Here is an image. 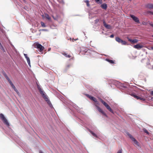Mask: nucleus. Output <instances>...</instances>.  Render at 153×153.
I'll return each mask as SVG.
<instances>
[{
	"label": "nucleus",
	"mask_w": 153,
	"mask_h": 153,
	"mask_svg": "<svg viewBox=\"0 0 153 153\" xmlns=\"http://www.w3.org/2000/svg\"><path fill=\"white\" fill-rule=\"evenodd\" d=\"M44 99L47 102V103H48V104L50 106H51L52 105L51 102L48 99V98L47 97L46 98H45V99Z\"/></svg>",
	"instance_id": "nucleus-14"
},
{
	"label": "nucleus",
	"mask_w": 153,
	"mask_h": 153,
	"mask_svg": "<svg viewBox=\"0 0 153 153\" xmlns=\"http://www.w3.org/2000/svg\"><path fill=\"white\" fill-rule=\"evenodd\" d=\"M39 90L40 93L42 92L43 91V90L42 89V88L41 89H39Z\"/></svg>",
	"instance_id": "nucleus-35"
},
{
	"label": "nucleus",
	"mask_w": 153,
	"mask_h": 153,
	"mask_svg": "<svg viewBox=\"0 0 153 153\" xmlns=\"http://www.w3.org/2000/svg\"><path fill=\"white\" fill-rule=\"evenodd\" d=\"M35 46L38 49H39V51L40 52L44 50V47L42 46L39 43H36V44H35Z\"/></svg>",
	"instance_id": "nucleus-5"
},
{
	"label": "nucleus",
	"mask_w": 153,
	"mask_h": 153,
	"mask_svg": "<svg viewBox=\"0 0 153 153\" xmlns=\"http://www.w3.org/2000/svg\"><path fill=\"white\" fill-rule=\"evenodd\" d=\"M89 131L95 137H97V135L95 134L94 133L93 131L90 130H89Z\"/></svg>",
	"instance_id": "nucleus-22"
},
{
	"label": "nucleus",
	"mask_w": 153,
	"mask_h": 153,
	"mask_svg": "<svg viewBox=\"0 0 153 153\" xmlns=\"http://www.w3.org/2000/svg\"><path fill=\"white\" fill-rule=\"evenodd\" d=\"M149 25L152 27H153V23H149Z\"/></svg>",
	"instance_id": "nucleus-39"
},
{
	"label": "nucleus",
	"mask_w": 153,
	"mask_h": 153,
	"mask_svg": "<svg viewBox=\"0 0 153 153\" xmlns=\"http://www.w3.org/2000/svg\"><path fill=\"white\" fill-rule=\"evenodd\" d=\"M39 153H43L42 151H41L39 152Z\"/></svg>",
	"instance_id": "nucleus-44"
},
{
	"label": "nucleus",
	"mask_w": 153,
	"mask_h": 153,
	"mask_svg": "<svg viewBox=\"0 0 153 153\" xmlns=\"http://www.w3.org/2000/svg\"><path fill=\"white\" fill-rule=\"evenodd\" d=\"M103 23L104 25V26H105V25L107 24L106 23L105 20L104 19H103L102 20Z\"/></svg>",
	"instance_id": "nucleus-30"
},
{
	"label": "nucleus",
	"mask_w": 153,
	"mask_h": 153,
	"mask_svg": "<svg viewBox=\"0 0 153 153\" xmlns=\"http://www.w3.org/2000/svg\"><path fill=\"white\" fill-rule=\"evenodd\" d=\"M45 18L49 20H50L51 19V17L49 16V15L47 14H45Z\"/></svg>",
	"instance_id": "nucleus-20"
},
{
	"label": "nucleus",
	"mask_w": 153,
	"mask_h": 153,
	"mask_svg": "<svg viewBox=\"0 0 153 153\" xmlns=\"http://www.w3.org/2000/svg\"><path fill=\"white\" fill-rule=\"evenodd\" d=\"M148 13L150 14L153 15V12H152L149 11H148Z\"/></svg>",
	"instance_id": "nucleus-34"
},
{
	"label": "nucleus",
	"mask_w": 153,
	"mask_h": 153,
	"mask_svg": "<svg viewBox=\"0 0 153 153\" xmlns=\"http://www.w3.org/2000/svg\"><path fill=\"white\" fill-rule=\"evenodd\" d=\"M117 153H122V149L119 150Z\"/></svg>",
	"instance_id": "nucleus-29"
},
{
	"label": "nucleus",
	"mask_w": 153,
	"mask_h": 153,
	"mask_svg": "<svg viewBox=\"0 0 153 153\" xmlns=\"http://www.w3.org/2000/svg\"><path fill=\"white\" fill-rule=\"evenodd\" d=\"M143 43H142V44ZM141 43H138L137 45H134L133 46V47L137 50H140L141 48H143L144 46L141 45Z\"/></svg>",
	"instance_id": "nucleus-8"
},
{
	"label": "nucleus",
	"mask_w": 153,
	"mask_h": 153,
	"mask_svg": "<svg viewBox=\"0 0 153 153\" xmlns=\"http://www.w3.org/2000/svg\"><path fill=\"white\" fill-rule=\"evenodd\" d=\"M62 54L65 57H67V58H69L71 57V56H70L69 55H67V54L65 52L62 53Z\"/></svg>",
	"instance_id": "nucleus-18"
},
{
	"label": "nucleus",
	"mask_w": 153,
	"mask_h": 153,
	"mask_svg": "<svg viewBox=\"0 0 153 153\" xmlns=\"http://www.w3.org/2000/svg\"><path fill=\"white\" fill-rule=\"evenodd\" d=\"M150 94L152 96H153V91H151Z\"/></svg>",
	"instance_id": "nucleus-40"
},
{
	"label": "nucleus",
	"mask_w": 153,
	"mask_h": 153,
	"mask_svg": "<svg viewBox=\"0 0 153 153\" xmlns=\"http://www.w3.org/2000/svg\"><path fill=\"white\" fill-rule=\"evenodd\" d=\"M143 131L144 132H145V133H146L147 134H149V133L148 132V131L145 128H144L143 129Z\"/></svg>",
	"instance_id": "nucleus-25"
},
{
	"label": "nucleus",
	"mask_w": 153,
	"mask_h": 153,
	"mask_svg": "<svg viewBox=\"0 0 153 153\" xmlns=\"http://www.w3.org/2000/svg\"><path fill=\"white\" fill-rule=\"evenodd\" d=\"M39 90L40 93L42 92L43 91V90L42 89V88L41 89H39Z\"/></svg>",
	"instance_id": "nucleus-36"
},
{
	"label": "nucleus",
	"mask_w": 153,
	"mask_h": 153,
	"mask_svg": "<svg viewBox=\"0 0 153 153\" xmlns=\"http://www.w3.org/2000/svg\"><path fill=\"white\" fill-rule=\"evenodd\" d=\"M128 136L134 143L137 146H139V143L137 140L130 134H129Z\"/></svg>",
	"instance_id": "nucleus-7"
},
{
	"label": "nucleus",
	"mask_w": 153,
	"mask_h": 153,
	"mask_svg": "<svg viewBox=\"0 0 153 153\" xmlns=\"http://www.w3.org/2000/svg\"><path fill=\"white\" fill-rule=\"evenodd\" d=\"M152 99H153V98H152Z\"/></svg>",
	"instance_id": "nucleus-47"
},
{
	"label": "nucleus",
	"mask_w": 153,
	"mask_h": 153,
	"mask_svg": "<svg viewBox=\"0 0 153 153\" xmlns=\"http://www.w3.org/2000/svg\"><path fill=\"white\" fill-rule=\"evenodd\" d=\"M0 118L3 121L4 124L6 125L7 126H9V124L8 122L3 114H0Z\"/></svg>",
	"instance_id": "nucleus-3"
},
{
	"label": "nucleus",
	"mask_w": 153,
	"mask_h": 153,
	"mask_svg": "<svg viewBox=\"0 0 153 153\" xmlns=\"http://www.w3.org/2000/svg\"><path fill=\"white\" fill-rule=\"evenodd\" d=\"M86 96L88 97L90 99H91V100H92L94 102L96 101V100H97L95 97L89 94H86Z\"/></svg>",
	"instance_id": "nucleus-12"
},
{
	"label": "nucleus",
	"mask_w": 153,
	"mask_h": 153,
	"mask_svg": "<svg viewBox=\"0 0 153 153\" xmlns=\"http://www.w3.org/2000/svg\"><path fill=\"white\" fill-rule=\"evenodd\" d=\"M85 2L86 3L87 6L89 7V1L88 0H86L85 1Z\"/></svg>",
	"instance_id": "nucleus-26"
},
{
	"label": "nucleus",
	"mask_w": 153,
	"mask_h": 153,
	"mask_svg": "<svg viewBox=\"0 0 153 153\" xmlns=\"http://www.w3.org/2000/svg\"><path fill=\"white\" fill-rule=\"evenodd\" d=\"M96 107L97 110L99 112H101L105 116L107 117V115L104 112L99 106H97V105H96Z\"/></svg>",
	"instance_id": "nucleus-10"
},
{
	"label": "nucleus",
	"mask_w": 153,
	"mask_h": 153,
	"mask_svg": "<svg viewBox=\"0 0 153 153\" xmlns=\"http://www.w3.org/2000/svg\"><path fill=\"white\" fill-rule=\"evenodd\" d=\"M37 88L38 89V90L41 88L40 86L38 84H37Z\"/></svg>",
	"instance_id": "nucleus-32"
},
{
	"label": "nucleus",
	"mask_w": 153,
	"mask_h": 153,
	"mask_svg": "<svg viewBox=\"0 0 153 153\" xmlns=\"http://www.w3.org/2000/svg\"><path fill=\"white\" fill-rule=\"evenodd\" d=\"M53 18H54V19H56L54 18V17H53Z\"/></svg>",
	"instance_id": "nucleus-45"
},
{
	"label": "nucleus",
	"mask_w": 153,
	"mask_h": 153,
	"mask_svg": "<svg viewBox=\"0 0 153 153\" xmlns=\"http://www.w3.org/2000/svg\"><path fill=\"white\" fill-rule=\"evenodd\" d=\"M0 48L4 52H5V51L4 49V48L2 45L1 44V43H0Z\"/></svg>",
	"instance_id": "nucleus-23"
},
{
	"label": "nucleus",
	"mask_w": 153,
	"mask_h": 153,
	"mask_svg": "<svg viewBox=\"0 0 153 153\" xmlns=\"http://www.w3.org/2000/svg\"><path fill=\"white\" fill-rule=\"evenodd\" d=\"M127 39L128 41H129L132 44H134V43H137L138 41V40L136 39H132L128 37Z\"/></svg>",
	"instance_id": "nucleus-11"
},
{
	"label": "nucleus",
	"mask_w": 153,
	"mask_h": 153,
	"mask_svg": "<svg viewBox=\"0 0 153 153\" xmlns=\"http://www.w3.org/2000/svg\"><path fill=\"white\" fill-rule=\"evenodd\" d=\"M130 17L133 19V20L136 22L138 23H140V21L139 19L137 17H136L132 15H131Z\"/></svg>",
	"instance_id": "nucleus-9"
},
{
	"label": "nucleus",
	"mask_w": 153,
	"mask_h": 153,
	"mask_svg": "<svg viewBox=\"0 0 153 153\" xmlns=\"http://www.w3.org/2000/svg\"><path fill=\"white\" fill-rule=\"evenodd\" d=\"M142 24L143 25H146L147 24L146 22H142Z\"/></svg>",
	"instance_id": "nucleus-37"
},
{
	"label": "nucleus",
	"mask_w": 153,
	"mask_h": 153,
	"mask_svg": "<svg viewBox=\"0 0 153 153\" xmlns=\"http://www.w3.org/2000/svg\"><path fill=\"white\" fill-rule=\"evenodd\" d=\"M152 36L153 37V35H152Z\"/></svg>",
	"instance_id": "nucleus-46"
},
{
	"label": "nucleus",
	"mask_w": 153,
	"mask_h": 153,
	"mask_svg": "<svg viewBox=\"0 0 153 153\" xmlns=\"http://www.w3.org/2000/svg\"><path fill=\"white\" fill-rule=\"evenodd\" d=\"M40 94H41L44 99H45V98H46L47 97V95H46L45 93V92H44V91H43L42 92L40 93Z\"/></svg>",
	"instance_id": "nucleus-17"
},
{
	"label": "nucleus",
	"mask_w": 153,
	"mask_h": 153,
	"mask_svg": "<svg viewBox=\"0 0 153 153\" xmlns=\"http://www.w3.org/2000/svg\"><path fill=\"white\" fill-rule=\"evenodd\" d=\"M106 60L111 64H114V61L111 60H110L109 59H106Z\"/></svg>",
	"instance_id": "nucleus-19"
},
{
	"label": "nucleus",
	"mask_w": 153,
	"mask_h": 153,
	"mask_svg": "<svg viewBox=\"0 0 153 153\" xmlns=\"http://www.w3.org/2000/svg\"><path fill=\"white\" fill-rule=\"evenodd\" d=\"M99 19H97L95 20V22L96 23H97L98 22H99Z\"/></svg>",
	"instance_id": "nucleus-33"
},
{
	"label": "nucleus",
	"mask_w": 153,
	"mask_h": 153,
	"mask_svg": "<svg viewBox=\"0 0 153 153\" xmlns=\"http://www.w3.org/2000/svg\"><path fill=\"white\" fill-rule=\"evenodd\" d=\"M2 73L5 76V77L7 75L4 71H3L2 72Z\"/></svg>",
	"instance_id": "nucleus-31"
},
{
	"label": "nucleus",
	"mask_w": 153,
	"mask_h": 153,
	"mask_svg": "<svg viewBox=\"0 0 153 153\" xmlns=\"http://www.w3.org/2000/svg\"><path fill=\"white\" fill-rule=\"evenodd\" d=\"M110 37L111 38H113L114 37V35L113 34H112L110 35Z\"/></svg>",
	"instance_id": "nucleus-41"
},
{
	"label": "nucleus",
	"mask_w": 153,
	"mask_h": 153,
	"mask_svg": "<svg viewBox=\"0 0 153 153\" xmlns=\"http://www.w3.org/2000/svg\"><path fill=\"white\" fill-rule=\"evenodd\" d=\"M146 7L149 8V9H153V4H148L146 5Z\"/></svg>",
	"instance_id": "nucleus-15"
},
{
	"label": "nucleus",
	"mask_w": 153,
	"mask_h": 153,
	"mask_svg": "<svg viewBox=\"0 0 153 153\" xmlns=\"http://www.w3.org/2000/svg\"><path fill=\"white\" fill-rule=\"evenodd\" d=\"M115 40L118 43H121L123 45H126L127 44V42L123 40L119 37H116Z\"/></svg>",
	"instance_id": "nucleus-4"
},
{
	"label": "nucleus",
	"mask_w": 153,
	"mask_h": 153,
	"mask_svg": "<svg viewBox=\"0 0 153 153\" xmlns=\"http://www.w3.org/2000/svg\"><path fill=\"white\" fill-rule=\"evenodd\" d=\"M104 26L105 28L108 29H111V26L110 25H108L107 24Z\"/></svg>",
	"instance_id": "nucleus-21"
},
{
	"label": "nucleus",
	"mask_w": 153,
	"mask_h": 153,
	"mask_svg": "<svg viewBox=\"0 0 153 153\" xmlns=\"http://www.w3.org/2000/svg\"><path fill=\"white\" fill-rule=\"evenodd\" d=\"M71 66V65L70 64H68L66 66V68H68L70 67Z\"/></svg>",
	"instance_id": "nucleus-38"
},
{
	"label": "nucleus",
	"mask_w": 153,
	"mask_h": 153,
	"mask_svg": "<svg viewBox=\"0 0 153 153\" xmlns=\"http://www.w3.org/2000/svg\"><path fill=\"white\" fill-rule=\"evenodd\" d=\"M6 79L8 80V82H9V84L11 86L12 88L14 89V90L16 92V93H17V94L18 95L19 94V93L18 91V90H17V89L16 88L15 86L12 83L11 81L10 80V79L8 78L7 75L5 77Z\"/></svg>",
	"instance_id": "nucleus-1"
},
{
	"label": "nucleus",
	"mask_w": 153,
	"mask_h": 153,
	"mask_svg": "<svg viewBox=\"0 0 153 153\" xmlns=\"http://www.w3.org/2000/svg\"><path fill=\"white\" fill-rule=\"evenodd\" d=\"M24 55L25 57V58L27 59V62L28 64V65H29V66H30V59L29 57L27 56V54H24Z\"/></svg>",
	"instance_id": "nucleus-13"
},
{
	"label": "nucleus",
	"mask_w": 153,
	"mask_h": 153,
	"mask_svg": "<svg viewBox=\"0 0 153 153\" xmlns=\"http://www.w3.org/2000/svg\"><path fill=\"white\" fill-rule=\"evenodd\" d=\"M100 101L101 102L102 104L105 106L107 108V109L110 112L113 114H114V112L111 108L109 106L104 100H102L101 99H100Z\"/></svg>",
	"instance_id": "nucleus-2"
},
{
	"label": "nucleus",
	"mask_w": 153,
	"mask_h": 153,
	"mask_svg": "<svg viewBox=\"0 0 153 153\" xmlns=\"http://www.w3.org/2000/svg\"><path fill=\"white\" fill-rule=\"evenodd\" d=\"M131 96L137 100H139L142 101H145L146 100L145 98L142 97L137 96L134 94H132Z\"/></svg>",
	"instance_id": "nucleus-6"
},
{
	"label": "nucleus",
	"mask_w": 153,
	"mask_h": 153,
	"mask_svg": "<svg viewBox=\"0 0 153 153\" xmlns=\"http://www.w3.org/2000/svg\"><path fill=\"white\" fill-rule=\"evenodd\" d=\"M101 7L102 8L106 10L107 7V5L105 3H104L102 4L101 5Z\"/></svg>",
	"instance_id": "nucleus-16"
},
{
	"label": "nucleus",
	"mask_w": 153,
	"mask_h": 153,
	"mask_svg": "<svg viewBox=\"0 0 153 153\" xmlns=\"http://www.w3.org/2000/svg\"><path fill=\"white\" fill-rule=\"evenodd\" d=\"M95 102V105L96 106V105H97V106H98V105H99V102L97 101V100H96V102Z\"/></svg>",
	"instance_id": "nucleus-28"
},
{
	"label": "nucleus",
	"mask_w": 153,
	"mask_h": 153,
	"mask_svg": "<svg viewBox=\"0 0 153 153\" xmlns=\"http://www.w3.org/2000/svg\"><path fill=\"white\" fill-rule=\"evenodd\" d=\"M42 30L44 31H47L48 30L47 29H43Z\"/></svg>",
	"instance_id": "nucleus-42"
},
{
	"label": "nucleus",
	"mask_w": 153,
	"mask_h": 153,
	"mask_svg": "<svg viewBox=\"0 0 153 153\" xmlns=\"http://www.w3.org/2000/svg\"><path fill=\"white\" fill-rule=\"evenodd\" d=\"M95 1L97 3H98L99 2V3L100 4H102V0H95Z\"/></svg>",
	"instance_id": "nucleus-27"
},
{
	"label": "nucleus",
	"mask_w": 153,
	"mask_h": 153,
	"mask_svg": "<svg viewBox=\"0 0 153 153\" xmlns=\"http://www.w3.org/2000/svg\"><path fill=\"white\" fill-rule=\"evenodd\" d=\"M41 24L42 27H46V25H45V24L43 22H41Z\"/></svg>",
	"instance_id": "nucleus-24"
},
{
	"label": "nucleus",
	"mask_w": 153,
	"mask_h": 153,
	"mask_svg": "<svg viewBox=\"0 0 153 153\" xmlns=\"http://www.w3.org/2000/svg\"><path fill=\"white\" fill-rule=\"evenodd\" d=\"M151 48L152 50H153V46L151 47Z\"/></svg>",
	"instance_id": "nucleus-43"
}]
</instances>
